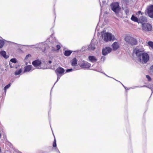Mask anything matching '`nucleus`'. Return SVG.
<instances>
[{
    "label": "nucleus",
    "instance_id": "obj_20",
    "mask_svg": "<svg viewBox=\"0 0 153 153\" xmlns=\"http://www.w3.org/2000/svg\"><path fill=\"white\" fill-rule=\"evenodd\" d=\"M10 86V83L8 85H6L4 88V92L5 93L6 92L7 89Z\"/></svg>",
    "mask_w": 153,
    "mask_h": 153
},
{
    "label": "nucleus",
    "instance_id": "obj_19",
    "mask_svg": "<svg viewBox=\"0 0 153 153\" xmlns=\"http://www.w3.org/2000/svg\"><path fill=\"white\" fill-rule=\"evenodd\" d=\"M148 45L152 49H153V42L151 41H149L147 43Z\"/></svg>",
    "mask_w": 153,
    "mask_h": 153
},
{
    "label": "nucleus",
    "instance_id": "obj_6",
    "mask_svg": "<svg viewBox=\"0 0 153 153\" xmlns=\"http://www.w3.org/2000/svg\"><path fill=\"white\" fill-rule=\"evenodd\" d=\"M79 66L82 68H88L91 67V64L84 60L79 63Z\"/></svg>",
    "mask_w": 153,
    "mask_h": 153
},
{
    "label": "nucleus",
    "instance_id": "obj_23",
    "mask_svg": "<svg viewBox=\"0 0 153 153\" xmlns=\"http://www.w3.org/2000/svg\"><path fill=\"white\" fill-rule=\"evenodd\" d=\"M53 147H56V140L55 137H54V141L53 142Z\"/></svg>",
    "mask_w": 153,
    "mask_h": 153
},
{
    "label": "nucleus",
    "instance_id": "obj_8",
    "mask_svg": "<svg viewBox=\"0 0 153 153\" xmlns=\"http://www.w3.org/2000/svg\"><path fill=\"white\" fill-rule=\"evenodd\" d=\"M111 51V49L109 47L104 48L102 50V53L103 55H106L108 53H110Z\"/></svg>",
    "mask_w": 153,
    "mask_h": 153
},
{
    "label": "nucleus",
    "instance_id": "obj_9",
    "mask_svg": "<svg viewBox=\"0 0 153 153\" xmlns=\"http://www.w3.org/2000/svg\"><path fill=\"white\" fill-rule=\"evenodd\" d=\"M147 22L146 17L145 16H142L139 19V23H141L142 25L146 23Z\"/></svg>",
    "mask_w": 153,
    "mask_h": 153
},
{
    "label": "nucleus",
    "instance_id": "obj_28",
    "mask_svg": "<svg viewBox=\"0 0 153 153\" xmlns=\"http://www.w3.org/2000/svg\"><path fill=\"white\" fill-rule=\"evenodd\" d=\"M12 64H13V63H11V62H10V63H9L10 67L11 68L14 67V66Z\"/></svg>",
    "mask_w": 153,
    "mask_h": 153
},
{
    "label": "nucleus",
    "instance_id": "obj_31",
    "mask_svg": "<svg viewBox=\"0 0 153 153\" xmlns=\"http://www.w3.org/2000/svg\"><path fill=\"white\" fill-rule=\"evenodd\" d=\"M30 56V54H28V55H27V56H26V58H27V57H28V56Z\"/></svg>",
    "mask_w": 153,
    "mask_h": 153
},
{
    "label": "nucleus",
    "instance_id": "obj_5",
    "mask_svg": "<svg viewBox=\"0 0 153 153\" xmlns=\"http://www.w3.org/2000/svg\"><path fill=\"white\" fill-rule=\"evenodd\" d=\"M65 71L64 68L59 67L55 71V72L57 76V80L59 79L60 77L64 74Z\"/></svg>",
    "mask_w": 153,
    "mask_h": 153
},
{
    "label": "nucleus",
    "instance_id": "obj_34",
    "mask_svg": "<svg viewBox=\"0 0 153 153\" xmlns=\"http://www.w3.org/2000/svg\"><path fill=\"white\" fill-rule=\"evenodd\" d=\"M153 1V0H152Z\"/></svg>",
    "mask_w": 153,
    "mask_h": 153
},
{
    "label": "nucleus",
    "instance_id": "obj_29",
    "mask_svg": "<svg viewBox=\"0 0 153 153\" xmlns=\"http://www.w3.org/2000/svg\"><path fill=\"white\" fill-rule=\"evenodd\" d=\"M129 12V11L128 9H126V14L128 13Z\"/></svg>",
    "mask_w": 153,
    "mask_h": 153
},
{
    "label": "nucleus",
    "instance_id": "obj_22",
    "mask_svg": "<svg viewBox=\"0 0 153 153\" xmlns=\"http://www.w3.org/2000/svg\"><path fill=\"white\" fill-rule=\"evenodd\" d=\"M4 44V42L1 40H0V48H2Z\"/></svg>",
    "mask_w": 153,
    "mask_h": 153
},
{
    "label": "nucleus",
    "instance_id": "obj_18",
    "mask_svg": "<svg viewBox=\"0 0 153 153\" xmlns=\"http://www.w3.org/2000/svg\"><path fill=\"white\" fill-rule=\"evenodd\" d=\"M0 54L2 56H3L5 58H7L9 57V56L6 55V53L5 51H2L0 52Z\"/></svg>",
    "mask_w": 153,
    "mask_h": 153
},
{
    "label": "nucleus",
    "instance_id": "obj_25",
    "mask_svg": "<svg viewBox=\"0 0 153 153\" xmlns=\"http://www.w3.org/2000/svg\"><path fill=\"white\" fill-rule=\"evenodd\" d=\"M89 48L91 50H94L95 49V47L92 45H90L89 47Z\"/></svg>",
    "mask_w": 153,
    "mask_h": 153
},
{
    "label": "nucleus",
    "instance_id": "obj_1",
    "mask_svg": "<svg viewBox=\"0 0 153 153\" xmlns=\"http://www.w3.org/2000/svg\"><path fill=\"white\" fill-rule=\"evenodd\" d=\"M133 54H135L139 62L142 63H146L149 60V55L146 53L144 52L143 48H140L137 47L133 50Z\"/></svg>",
    "mask_w": 153,
    "mask_h": 153
},
{
    "label": "nucleus",
    "instance_id": "obj_27",
    "mask_svg": "<svg viewBox=\"0 0 153 153\" xmlns=\"http://www.w3.org/2000/svg\"><path fill=\"white\" fill-rule=\"evenodd\" d=\"M56 48L57 50H59L61 48L60 46L59 45H57L56 46Z\"/></svg>",
    "mask_w": 153,
    "mask_h": 153
},
{
    "label": "nucleus",
    "instance_id": "obj_26",
    "mask_svg": "<svg viewBox=\"0 0 153 153\" xmlns=\"http://www.w3.org/2000/svg\"><path fill=\"white\" fill-rule=\"evenodd\" d=\"M146 77L149 81H150L151 80V78L149 75H146Z\"/></svg>",
    "mask_w": 153,
    "mask_h": 153
},
{
    "label": "nucleus",
    "instance_id": "obj_33",
    "mask_svg": "<svg viewBox=\"0 0 153 153\" xmlns=\"http://www.w3.org/2000/svg\"><path fill=\"white\" fill-rule=\"evenodd\" d=\"M1 137V134L0 133V138Z\"/></svg>",
    "mask_w": 153,
    "mask_h": 153
},
{
    "label": "nucleus",
    "instance_id": "obj_3",
    "mask_svg": "<svg viewBox=\"0 0 153 153\" xmlns=\"http://www.w3.org/2000/svg\"><path fill=\"white\" fill-rule=\"evenodd\" d=\"M102 38L104 41L106 42H108L109 40L113 41L114 39V36H112L111 34L107 32L104 33L102 34Z\"/></svg>",
    "mask_w": 153,
    "mask_h": 153
},
{
    "label": "nucleus",
    "instance_id": "obj_13",
    "mask_svg": "<svg viewBox=\"0 0 153 153\" xmlns=\"http://www.w3.org/2000/svg\"><path fill=\"white\" fill-rule=\"evenodd\" d=\"M88 58L89 61L92 62H95L97 60V59L94 56H89Z\"/></svg>",
    "mask_w": 153,
    "mask_h": 153
},
{
    "label": "nucleus",
    "instance_id": "obj_21",
    "mask_svg": "<svg viewBox=\"0 0 153 153\" xmlns=\"http://www.w3.org/2000/svg\"><path fill=\"white\" fill-rule=\"evenodd\" d=\"M22 71L21 69L19 70L18 71H16L15 72V74L16 75H18L20 74L22 72Z\"/></svg>",
    "mask_w": 153,
    "mask_h": 153
},
{
    "label": "nucleus",
    "instance_id": "obj_2",
    "mask_svg": "<svg viewBox=\"0 0 153 153\" xmlns=\"http://www.w3.org/2000/svg\"><path fill=\"white\" fill-rule=\"evenodd\" d=\"M124 40L127 43L132 46L136 45L138 43L136 39L130 35H126L125 37Z\"/></svg>",
    "mask_w": 153,
    "mask_h": 153
},
{
    "label": "nucleus",
    "instance_id": "obj_15",
    "mask_svg": "<svg viewBox=\"0 0 153 153\" xmlns=\"http://www.w3.org/2000/svg\"><path fill=\"white\" fill-rule=\"evenodd\" d=\"M131 19L132 21L139 23V19L134 15H132Z\"/></svg>",
    "mask_w": 153,
    "mask_h": 153
},
{
    "label": "nucleus",
    "instance_id": "obj_4",
    "mask_svg": "<svg viewBox=\"0 0 153 153\" xmlns=\"http://www.w3.org/2000/svg\"><path fill=\"white\" fill-rule=\"evenodd\" d=\"M142 30L144 32H149L152 30V25L149 23H146L141 25Z\"/></svg>",
    "mask_w": 153,
    "mask_h": 153
},
{
    "label": "nucleus",
    "instance_id": "obj_32",
    "mask_svg": "<svg viewBox=\"0 0 153 153\" xmlns=\"http://www.w3.org/2000/svg\"><path fill=\"white\" fill-rule=\"evenodd\" d=\"M49 62L50 63H51V61H49Z\"/></svg>",
    "mask_w": 153,
    "mask_h": 153
},
{
    "label": "nucleus",
    "instance_id": "obj_12",
    "mask_svg": "<svg viewBox=\"0 0 153 153\" xmlns=\"http://www.w3.org/2000/svg\"><path fill=\"white\" fill-rule=\"evenodd\" d=\"M112 48L113 50H116L119 47V45L117 42H114L112 45Z\"/></svg>",
    "mask_w": 153,
    "mask_h": 153
},
{
    "label": "nucleus",
    "instance_id": "obj_11",
    "mask_svg": "<svg viewBox=\"0 0 153 153\" xmlns=\"http://www.w3.org/2000/svg\"><path fill=\"white\" fill-rule=\"evenodd\" d=\"M32 64L34 66L37 67L41 64V62L39 60H36L33 61Z\"/></svg>",
    "mask_w": 153,
    "mask_h": 153
},
{
    "label": "nucleus",
    "instance_id": "obj_14",
    "mask_svg": "<svg viewBox=\"0 0 153 153\" xmlns=\"http://www.w3.org/2000/svg\"><path fill=\"white\" fill-rule=\"evenodd\" d=\"M31 68L32 67L31 65H27L24 68V72H28L31 70Z\"/></svg>",
    "mask_w": 153,
    "mask_h": 153
},
{
    "label": "nucleus",
    "instance_id": "obj_17",
    "mask_svg": "<svg viewBox=\"0 0 153 153\" xmlns=\"http://www.w3.org/2000/svg\"><path fill=\"white\" fill-rule=\"evenodd\" d=\"M72 52V51L70 50L65 51L64 53V54L65 56H70Z\"/></svg>",
    "mask_w": 153,
    "mask_h": 153
},
{
    "label": "nucleus",
    "instance_id": "obj_30",
    "mask_svg": "<svg viewBox=\"0 0 153 153\" xmlns=\"http://www.w3.org/2000/svg\"><path fill=\"white\" fill-rule=\"evenodd\" d=\"M72 69H67L66 70L67 72H69L71 70H72Z\"/></svg>",
    "mask_w": 153,
    "mask_h": 153
},
{
    "label": "nucleus",
    "instance_id": "obj_24",
    "mask_svg": "<svg viewBox=\"0 0 153 153\" xmlns=\"http://www.w3.org/2000/svg\"><path fill=\"white\" fill-rule=\"evenodd\" d=\"M10 61L12 63H15L17 62L15 58L12 59H10Z\"/></svg>",
    "mask_w": 153,
    "mask_h": 153
},
{
    "label": "nucleus",
    "instance_id": "obj_7",
    "mask_svg": "<svg viewBox=\"0 0 153 153\" xmlns=\"http://www.w3.org/2000/svg\"><path fill=\"white\" fill-rule=\"evenodd\" d=\"M147 12L149 17L153 18V5H151L148 7Z\"/></svg>",
    "mask_w": 153,
    "mask_h": 153
},
{
    "label": "nucleus",
    "instance_id": "obj_16",
    "mask_svg": "<svg viewBox=\"0 0 153 153\" xmlns=\"http://www.w3.org/2000/svg\"><path fill=\"white\" fill-rule=\"evenodd\" d=\"M118 5H117L115 4H113L112 6V10L115 13L116 12L117 9L118 8Z\"/></svg>",
    "mask_w": 153,
    "mask_h": 153
},
{
    "label": "nucleus",
    "instance_id": "obj_10",
    "mask_svg": "<svg viewBox=\"0 0 153 153\" xmlns=\"http://www.w3.org/2000/svg\"><path fill=\"white\" fill-rule=\"evenodd\" d=\"M77 60L76 58H74L71 60V65L72 66H77Z\"/></svg>",
    "mask_w": 153,
    "mask_h": 153
}]
</instances>
